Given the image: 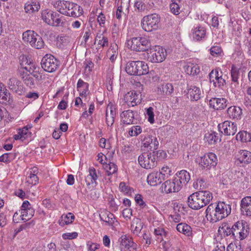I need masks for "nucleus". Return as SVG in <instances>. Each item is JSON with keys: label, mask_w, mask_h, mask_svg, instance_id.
I'll use <instances>...</instances> for the list:
<instances>
[{"label": "nucleus", "mask_w": 251, "mask_h": 251, "mask_svg": "<svg viewBox=\"0 0 251 251\" xmlns=\"http://www.w3.org/2000/svg\"><path fill=\"white\" fill-rule=\"evenodd\" d=\"M230 212L231 206L220 201L217 204L211 203L208 205L205 211V217L207 220L214 223L226 217Z\"/></svg>", "instance_id": "nucleus-1"}, {"label": "nucleus", "mask_w": 251, "mask_h": 251, "mask_svg": "<svg viewBox=\"0 0 251 251\" xmlns=\"http://www.w3.org/2000/svg\"><path fill=\"white\" fill-rule=\"evenodd\" d=\"M53 6L60 13L69 17H78L83 13L79 5L69 1L57 0L54 2Z\"/></svg>", "instance_id": "nucleus-2"}, {"label": "nucleus", "mask_w": 251, "mask_h": 251, "mask_svg": "<svg viewBox=\"0 0 251 251\" xmlns=\"http://www.w3.org/2000/svg\"><path fill=\"white\" fill-rule=\"evenodd\" d=\"M213 198L212 194L208 191H201L190 195L187 200L189 207L198 210L209 203Z\"/></svg>", "instance_id": "nucleus-3"}, {"label": "nucleus", "mask_w": 251, "mask_h": 251, "mask_svg": "<svg viewBox=\"0 0 251 251\" xmlns=\"http://www.w3.org/2000/svg\"><path fill=\"white\" fill-rule=\"evenodd\" d=\"M42 19L47 24L53 26H64L66 24V20L64 16L48 9L42 11Z\"/></svg>", "instance_id": "nucleus-4"}, {"label": "nucleus", "mask_w": 251, "mask_h": 251, "mask_svg": "<svg viewBox=\"0 0 251 251\" xmlns=\"http://www.w3.org/2000/svg\"><path fill=\"white\" fill-rule=\"evenodd\" d=\"M125 70L129 75H142L149 73L147 64L140 61L128 62Z\"/></svg>", "instance_id": "nucleus-5"}, {"label": "nucleus", "mask_w": 251, "mask_h": 251, "mask_svg": "<svg viewBox=\"0 0 251 251\" xmlns=\"http://www.w3.org/2000/svg\"><path fill=\"white\" fill-rule=\"evenodd\" d=\"M127 46L132 50L136 51H148L151 48V42L145 37H133L128 40Z\"/></svg>", "instance_id": "nucleus-6"}, {"label": "nucleus", "mask_w": 251, "mask_h": 251, "mask_svg": "<svg viewBox=\"0 0 251 251\" xmlns=\"http://www.w3.org/2000/svg\"><path fill=\"white\" fill-rule=\"evenodd\" d=\"M160 20V17L155 13L143 17L141 25L146 31L150 32L158 28Z\"/></svg>", "instance_id": "nucleus-7"}, {"label": "nucleus", "mask_w": 251, "mask_h": 251, "mask_svg": "<svg viewBox=\"0 0 251 251\" xmlns=\"http://www.w3.org/2000/svg\"><path fill=\"white\" fill-rule=\"evenodd\" d=\"M155 152H143L138 157L140 165L146 169H153L156 166V154Z\"/></svg>", "instance_id": "nucleus-8"}, {"label": "nucleus", "mask_w": 251, "mask_h": 251, "mask_svg": "<svg viewBox=\"0 0 251 251\" xmlns=\"http://www.w3.org/2000/svg\"><path fill=\"white\" fill-rule=\"evenodd\" d=\"M149 52H147L148 60L152 63L162 62L167 55L166 50L162 47L155 46L150 48Z\"/></svg>", "instance_id": "nucleus-9"}, {"label": "nucleus", "mask_w": 251, "mask_h": 251, "mask_svg": "<svg viewBox=\"0 0 251 251\" xmlns=\"http://www.w3.org/2000/svg\"><path fill=\"white\" fill-rule=\"evenodd\" d=\"M41 64L44 71L53 73L58 68L59 62L52 55L47 54L42 58Z\"/></svg>", "instance_id": "nucleus-10"}, {"label": "nucleus", "mask_w": 251, "mask_h": 251, "mask_svg": "<svg viewBox=\"0 0 251 251\" xmlns=\"http://www.w3.org/2000/svg\"><path fill=\"white\" fill-rule=\"evenodd\" d=\"M232 236L236 239L242 240L245 239L249 234V228L245 224L239 221L233 226Z\"/></svg>", "instance_id": "nucleus-11"}, {"label": "nucleus", "mask_w": 251, "mask_h": 251, "mask_svg": "<svg viewBox=\"0 0 251 251\" xmlns=\"http://www.w3.org/2000/svg\"><path fill=\"white\" fill-rule=\"evenodd\" d=\"M217 161L216 154L212 152H209L201 157L200 165L202 169L209 170L211 167L216 166Z\"/></svg>", "instance_id": "nucleus-12"}, {"label": "nucleus", "mask_w": 251, "mask_h": 251, "mask_svg": "<svg viewBox=\"0 0 251 251\" xmlns=\"http://www.w3.org/2000/svg\"><path fill=\"white\" fill-rule=\"evenodd\" d=\"M218 128L222 133L227 136L233 135L237 132V125L228 121L219 124Z\"/></svg>", "instance_id": "nucleus-13"}, {"label": "nucleus", "mask_w": 251, "mask_h": 251, "mask_svg": "<svg viewBox=\"0 0 251 251\" xmlns=\"http://www.w3.org/2000/svg\"><path fill=\"white\" fill-rule=\"evenodd\" d=\"M140 93L135 91L127 92L124 97L125 102L129 106H134L140 103L141 100Z\"/></svg>", "instance_id": "nucleus-14"}, {"label": "nucleus", "mask_w": 251, "mask_h": 251, "mask_svg": "<svg viewBox=\"0 0 251 251\" xmlns=\"http://www.w3.org/2000/svg\"><path fill=\"white\" fill-rule=\"evenodd\" d=\"M21 65L23 68L25 69L32 76L35 77L36 80L39 81L43 79L42 75L38 71L36 70L37 68L31 62L28 63L27 60L23 61Z\"/></svg>", "instance_id": "nucleus-15"}, {"label": "nucleus", "mask_w": 251, "mask_h": 251, "mask_svg": "<svg viewBox=\"0 0 251 251\" xmlns=\"http://www.w3.org/2000/svg\"><path fill=\"white\" fill-rule=\"evenodd\" d=\"M180 189V187L175 179L173 180H168L161 186L162 191L166 193L178 192Z\"/></svg>", "instance_id": "nucleus-16"}, {"label": "nucleus", "mask_w": 251, "mask_h": 251, "mask_svg": "<svg viewBox=\"0 0 251 251\" xmlns=\"http://www.w3.org/2000/svg\"><path fill=\"white\" fill-rule=\"evenodd\" d=\"M142 144L144 148H149L151 151L157 150L159 145L157 138L150 135L144 138Z\"/></svg>", "instance_id": "nucleus-17"}, {"label": "nucleus", "mask_w": 251, "mask_h": 251, "mask_svg": "<svg viewBox=\"0 0 251 251\" xmlns=\"http://www.w3.org/2000/svg\"><path fill=\"white\" fill-rule=\"evenodd\" d=\"M164 180V174L162 173L152 172L147 177L148 183L153 186L160 184Z\"/></svg>", "instance_id": "nucleus-18"}, {"label": "nucleus", "mask_w": 251, "mask_h": 251, "mask_svg": "<svg viewBox=\"0 0 251 251\" xmlns=\"http://www.w3.org/2000/svg\"><path fill=\"white\" fill-rule=\"evenodd\" d=\"M8 86L9 89L19 95H21L23 92V87L20 80L16 78H11L8 80Z\"/></svg>", "instance_id": "nucleus-19"}, {"label": "nucleus", "mask_w": 251, "mask_h": 251, "mask_svg": "<svg viewBox=\"0 0 251 251\" xmlns=\"http://www.w3.org/2000/svg\"><path fill=\"white\" fill-rule=\"evenodd\" d=\"M226 102L225 98H213L209 100V106L215 110H221L226 107Z\"/></svg>", "instance_id": "nucleus-20"}, {"label": "nucleus", "mask_w": 251, "mask_h": 251, "mask_svg": "<svg viewBox=\"0 0 251 251\" xmlns=\"http://www.w3.org/2000/svg\"><path fill=\"white\" fill-rule=\"evenodd\" d=\"M188 95L191 100L197 101L202 97L203 92L198 87L191 86L188 89Z\"/></svg>", "instance_id": "nucleus-21"}, {"label": "nucleus", "mask_w": 251, "mask_h": 251, "mask_svg": "<svg viewBox=\"0 0 251 251\" xmlns=\"http://www.w3.org/2000/svg\"><path fill=\"white\" fill-rule=\"evenodd\" d=\"M175 179L181 188L183 185H185L188 183L190 180V175L186 170H181L177 174V177Z\"/></svg>", "instance_id": "nucleus-22"}, {"label": "nucleus", "mask_w": 251, "mask_h": 251, "mask_svg": "<svg viewBox=\"0 0 251 251\" xmlns=\"http://www.w3.org/2000/svg\"><path fill=\"white\" fill-rule=\"evenodd\" d=\"M120 245L126 249L136 248V244L134 243L132 238L128 235H123L119 239Z\"/></svg>", "instance_id": "nucleus-23"}, {"label": "nucleus", "mask_w": 251, "mask_h": 251, "mask_svg": "<svg viewBox=\"0 0 251 251\" xmlns=\"http://www.w3.org/2000/svg\"><path fill=\"white\" fill-rule=\"evenodd\" d=\"M241 210L243 215L251 216V197H246L242 200Z\"/></svg>", "instance_id": "nucleus-24"}, {"label": "nucleus", "mask_w": 251, "mask_h": 251, "mask_svg": "<svg viewBox=\"0 0 251 251\" xmlns=\"http://www.w3.org/2000/svg\"><path fill=\"white\" fill-rule=\"evenodd\" d=\"M242 110L240 107L232 106L227 110V114L229 118L233 120H239L241 117Z\"/></svg>", "instance_id": "nucleus-25"}, {"label": "nucleus", "mask_w": 251, "mask_h": 251, "mask_svg": "<svg viewBox=\"0 0 251 251\" xmlns=\"http://www.w3.org/2000/svg\"><path fill=\"white\" fill-rule=\"evenodd\" d=\"M121 117L124 124L129 125L134 124V116L133 111L132 110L124 111L121 114Z\"/></svg>", "instance_id": "nucleus-26"}, {"label": "nucleus", "mask_w": 251, "mask_h": 251, "mask_svg": "<svg viewBox=\"0 0 251 251\" xmlns=\"http://www.w3.org/2000/svg\"><path fill=\"white\" fill-rule=\"evenodd\" d=\"M89 174L86 177L85 181L88 186L91 184H95V186L97 185L96 180L98 176L96 174V169L94 167H90L89 169Z\"/></svg>", "instance_id": "nucleus-27"}, {"label": "nucleus", "mask_w": 251, "mask_h": 251, "mask_svg": "<svg viewBox=\"0 0 251 251\" xmlns=\"http://www.w3.org/2000/svg\"><path fill=\"white\" fill-rule=\"evenodd\" d=\"M10 94L4 85L0 83V103H6L10 100Z\"/></svg>", "instance_id": "nucleus-28"}, {"label": "nucleus", "mask_w": 251, "mask_h": 251, "mask_svg": "<svg viewBox=\"0 0 251 251\" xmlns=\"http://www.w3.org/2000/svg\"><path fill=\"white\" fill-rule=\"evenodd\" d=\"M143 223L141 220L137 218H134L131 222V229L134 234L138 235L142 230Z\"/></svg>", "instance_id": "nucleus-29"}, {"label": "nucleus", "mask_w": 251, "mask_h": 251, "mask_svg": "<svg viewBox=\"0 0 251 251\" xmlns=\"http://www.w3.org/2000/svg\"><path fill=\"white\" fill-rule=\"evenodd\" d=\"M38 169L36 167L32 168L30 172L27 174V182L32 185H36L38 182L39 180L38 177L36 175Z\"/></svg>", "instance_id": "nucleus-30"}, {"label": "nucleus", "mask_w": 251, "mask_h": 251, "mask_svg": "<svg viewBox=\"0 0 251 251\" xmlns=\"http://www.w3.org/2000/svg\"><path fill=\"white\" fill-rule=\"evenodd\" d=\"M177 230L187 236H190L192 235V230L191 227L188 225L181 223L176 226Z\"/></svg>", "instance_id": "nucleus-31"}, {"label": "nucleus", "mask_w": 251, "mask_h": 251, "mask_svg": "<svg viewBox=\"0 0 251 251\" xmlns=\"http://www.w3.org/2000/svg\"><path fill=\"white\" fill-rule=\"evenodd\" d=\"M174 91V87L171 83L162 84L157 87V92L160 94L170 95Z\"/></svg>", "instance_id": "nucleus-32"}, {"label": "nucleus", "mask_w": 251, "mask_h": 251, "mask_svg": "<svg viewBox=\"0 0 251 251\" xmlns=\"http://www.w3.org/2000/svg\"><path fill=\"white\" fill-rule=\"evenodd\" d=\"M30 45L35 49H41L44 47L45 43L42 37L36 33L30 43Z\"/></svg>", "instance_id": "nucleus-33"}, {"label": "nucleus", "mask_w": 251, "mask_h": 251, "mask_svg": "<svg viewBox=\"0 0 251 251\" xmlns=\"http://www.w3.org/2000/svg\"><path fill=\"white\" fill-rule=\"evenodd\" d=\"M100 217L101 221L107 223L108 225H112L114 223V215L107 211H103L100 214Z\"/></svg>", "instance_id": "nucleus-34"}, {"label": "nucleus", "mask_w": 251, "mask_h": 251, "mask_svg": "<svg viewBox=\"0 0 251 251\" xmlns=\"http://www.w3.org/2000/svg\"><path fill=\"white\" fill-rule=\"evenodd\" d=\"M75 219V216L72 213H68L66 215L61 216L59 220V224L61 226H64L66 225L71 224Z\"/></svg>", "instance_id": "nucleus-35"}, {"label": "nucleus", "mask_w": 251, "mask_h": 251, "mask_svg": "<svg viewBox=\"0 0 251 251\" xmlns=\"http://www.w3.org/2000/svg\"><path fill=\"white\" fill-rule=\"evenodd\" d=\"M205 32V30L203 27L197 26L193 29V37L194 39L199 41L204 37Z\"/></svg>", "instance_id": "nucleus-36"}, {"label": "nucleus", "mask_w": 251, "mask_h": 251, "mask_svg": "<svg viewBox=\"0 0 251 251\" xmlns=\"http://www.w3.org/2000/svg\"><path fill=\"white\" fill-rule=\"evenodd\" d=\"M237 159L240 163H249L251 162V152L246 150L241 151Z\"/></svg>", "instance_id": "nucleus-37"}, {"label": "nucleus", "mask_w": 251, "mask_h": 251, "mask_svg": "<svg viewBox=\"0 0 251 251\" xmlns=\"http://www.w3.org/2000/svg\"><path fill=\"white\" fill-rule=\"evenodd\" d=\"M220 136L221 135L219 134L212 131L211 133H207L205 138L209 144L212 145L221 140Z\"/></svg>", "instance_id": "nucleus-38"}, {"label": "nucleus", "mask_w": 251, "mask_h": 251, "mask_svg": "<svg viewBox=\"0 0 251 251\" xmlns=\"http://www.w3.org/2000/svg\"><path fill=\"white\" fill-rule=\"evenodd\" d=\"M239 74V71L238 69L232 66L231 70V76L232 81L231 87L232 89L236 88L237 85H238Z\"/></svg>", "instance_id": "nucleus-39"}, {"label": "nucleus", "mask_w": 251, "mask_h": 251, "mask_svg": "<svg viewBox=\"0 0 251 251\" xmlns=\"http://www.w3.org/2000/svg\"><path fill=\"white\" fill-rule=\"evenodd\" d=\"M172 3L170 5L171 11L174 15H177L180 12V0H171Z\"/></svg>", "instance_id": "nucleus-40"}, {"label": "nucleus", "mask_w": 251, "mask_h": 251, "mask_svg": "<svg viewBox=\"0 0 251 251\" xmlns=\"http://www.w3.org/2000/svg\"><path fill=\"white\" fill-rule=\"evenodd\" d=\"M222 75V71H219L217 69L212 70L209 74V80L210 82H213L215 87H217L215 82L218 81Z\"/></svg>", "instance_id": "nucleus-41"}, {"label": "nucleus", "mask_w": 251, "mask_h": 251, "mask_svg": "<svg viewBox=\"0 0 251 251\" xmlns=\"http://www.w3.org/2000/svg\"><path fill=\"white\" fill-rule=\"evenodd\" d=\"M103 168L106 171L107 176H110L116 173L118 170L117 166L114 163L110 162L108 164L105 163L104 164Z\"/></svg>", "instance_id": "nucleus-42"}, {"label": "nucleus", "mask_w": 251, "mask_h": 251, "mask_svg": "<svg viewBox=\"0 0 251 251\" xmlns=\"http://www.w3.org/2000/svg\"><path fill=\"white\" fill-rule=\"evenodd\" d=\"M236 139L240 140L242 142H247L251 141V136L250 133L247 131H240L236 135Z\"/></svg>", "instance_id": "nucleus-43"}, {"label": "nucleus", "mask_w": 251, "mask_h": 251, "mask_svg": "<svg viewBox=\"0 0 251 251\" xmlns=\"http://www.w3.org/2000/svg\"><path fill=\"white\" fill-rule=\"evenodd\" d=\"M34 210L33 208L28 209H21V215L22 220L27 221L30 219L34 215Z\"/></svg>", "instance_id": "nucleus-44"}, {"label": "nucleus", "mask_w": 251, "mask_h": 251, "mask_svg": "<svg viewBox=\"0 0 251 251\" xmlns=\"http://www.w3.org/2000/svg\"><path fill=\"white\" fill-rule=\"evenodd\" d=\"M184 70L185 72L189 75H195L198 74L200 70L199 68L197 65H193V64H189L184 66Z\"/></svg>", "instance_id": "nucleus-45"}, {"label": "nucleus", "mask_w": 251, "mask_h": 251, "mask_svg": "<svg viewBox=\"0 0 251 251\" xmlns=\"http://www.w3.org/2000/svg\"><path fill=\"white\" fill-rule=\"evenodd\" d=\"M36 33L33 30H28L23 33V39L25 42H29L30 44Z\"/></svg>", "instance_id": "nucleus-46"}, {"label": "nucleus", "mask_w": 251, "mask_h": 251, "mask_svg": "<svg viewBox=\"0 0 251 251\" xmlns=\"http://www.w3.org/2000/svg\"><path fill=\"white\" fill-rule=\"evenodd\" d=\"M142 131L141 126H134L129 129L128 134L130 136H137L142 132Z\"/></svg>", "instance_id": "nucleus-47"}, {"label": "nucleus", "mask_w": 251, "mask_h": 251, "mask_svg": "<svg viewBox=\"0 0 251 251\" xmlns=\"http://www.w3.org/2000/svg\"><path fill=\"white\" fill-rule=\"evenodd\" d=\"M25 83L28 87L33 88L34 86V82L33 77L29 75H25L23 77Z\"/></svg>", "instance_id": "nucleus-48"}, {"label": "nucleus", "mask_w": 251, "mask_h": 251, "mask_svg": "<svg viewBox=\"0 0 251 251\" xmlns=\"http://www.w3.org/2000/svg\"><path fill=\"white\" fill-rule=\"evenodd\" d=\"M96 40H98V44L101 47H107L108 46V41L107 37L102 36L101 35H97Z\"/></svg>", "instance_id": "nucleus-49"}, {"label": "nucleus", "mask_w": 251, "mask_h": 251, "mask_svg": "<svg viewBox=\"0 0 251 251\" xmlns=\"http://www.w3.org/2000/svg\"><path fill=\"white\" fill-rule=\"evenodd\" d=\"M221 229L225 236H232L233 226L230 227L228 225L225 224L222 227H221Z\"/></svg>", "instance_id": "nucleus-50"}, {"label": "nucleus", "mask_w": 251, "mask_h": 251, "mask_svg": "<svg viewBox=\"0 0 251 251\" xmlns=\"http://www.w3.org/2000/svg\"><path fill=\"white\" fill-rule=\"evenodd\" d=\"M210 52L212 56L216 57L221 55L222 52V49L218 46H215L211 48Z\"/></svg>", "instance_id": "nucleus-51"}, {"label": "nucleus", "mask_w": 251, "mask_h": 251, "mask_svg": "<svg viewBox=\"0 0 251 251\" xmlns=\"http://www.w3.org/2000/svg\"><path fill=\"white\" fill-rule=\"evenodd\" d=\"M40 5L39 4H25V11L26 12L37 11L39 9Z\"/></svg>", "instance_id": "nucleus-52"}, {"label": "nucleus", "mask_w": 251, "mask_h": 251, "mask_svg": "<svg viewBox=\"0 0 251 251\" xmlns=\"http://www.w3.org/2000/svg\"><path fill=\"white\" fill-rule=\"evenodd\" d=\"M146 114L148 116V121L150 123L153 124L154 122L153 108L152 107H149L146 110Z\"/></svg>", "instance_id": "nucleus-53"}, {"label": "nucleus", "mask_w": 251, "mask_h": 251, "mask_svg": "<svg viewBox=\"0 0 251 251\" xmlns=\"http://www.w3.org/2000/svg\"><path fill=\"white\" fill-rule=\"evenodd\" d=\"M115 116L110 115L107 111H106L105 114V121L106 123L108 126H111L114 122V119Z\"/></svg>", "instance_id": "nucleus-54"}, {"label": "nucleus", "mask_w": 251, "mask_h": 251, "mask_svg": "<svg viewBox=\"0 0 251 251\" xmlns=\"http://www.w3.org/2000/svg\"><path fill=\"white\" fill-rule=\"evenodd\" d=\"M152 152H155L157 153L156 155V161H158V160L165 159L167 157V154L166 152L162 150H153Z\"/></svg>", "instance_id": "nucleus-55"}, {"label": "nucleus", "mask_w": 251, "mask_h": 251, "mask_svg": "<svg viewBox=\"0 0 251 251\" xmlns=\"http://www.w3.org/2000/svg\"><path fill=\"white\" fill-rule=\"evenodd\" d=\"M226 251H243L240 245L231 243L227 247Z\"/></svg>", "instance_id": "nucleus-56"}, {"label": "nucleus", "mask_w": 251, "mask_h": 251, "mask_svg": "<svg viewBox=\"0 0 251 251\" xmlns=\"http://www.w3.org/2000/svg\"><path fill=\"white\" fill-rule=\"evenodd\" d=\"M19 132L25 140L28 137L30 136L31 134V133L28 131L27 126H25L22 129H19Z\"/></svg>", "instance_id": "nucleus-57"}, {"label": "nucleus", "mask_w": 251, "mask_h": 251, "mask_svg": "<svg viewBox=\"0 0 251 251\" xmlns=\"http://www.w3.org/2000/svg\"><path fill=\"white\" fill-rule=\"evenodd\" d=\"M106 111H107L110 115L116 116V108L115 106L111 103H109L106 108Z\"/></svg>", "instance_id": "nucleus-58"}, {"label": "nucleus", "mask_w": 251, "mask_h": 251, "mask_svg": "<svg viewBox=\"0 0 251 251\" xmlns=\"http://www.w3.org/2000/svg\"><path fill=\"white\" fill-rule=\"evenodd\" d=\"M78 235V234L76 232L72 233H65L62 234V238L65 239L72 240L76 238Z\"/></svg>", "instance_id": "nucleus-59"}, {"label": "nucleus", "mask_w": 251, "mask_h": 251, "mask_svg": "<svg viewBox=\"0 0 251 251\" xmlns=\"http://www.w3.org/2000/svg\"><path fill=\"white\" fill-rule=\"evenodd\" d=\"M134 7L137 8L139 11H143L145 9L146 5L142 0H140L135 2Z\"/></svg>", "instance_id": "nucleus-60"}, {"label": "nucleus", "mask_w": 251, "mask_h": 251, "mask_svg": "<svg viewBox=\"0 0 251 251\" xmlns=\"http://www.w3.org/2000/svg\"><path fill=\"white\" fill-rule=\"evenodd\" d=\"M87 246L89 251H95L96 250L99 249L100 247L99 244L92 243L91 241H88L87 243Z\"/></svg>", "instance_id": "nucleus-61"}, {"label": "nucleus", "mask_w": 251, "mask_h": 251, "mask_svg": "<svg viewBox=\"0 0 251 251\" xmlns=\"http://www.w3.org/2000/svg\"><path fill=\"white\" fill-rule=\"evenodd\" d=\"M205 184V181L203 178H199L197 180V181L194 183V186L198 189L199 186H200V189H201V187H204Z\"/></svg>", "instance_id": "nucleus-62"}, {"label": "nucleus", "mask_w": 251, "mask_h": 251, "mask_svg": "<svg viewBox=\"0 0 251 251\" xmlns=\"http://www.w3.org/2000/svg\"><path fill=\"white\" fill-rule=\"evenodd\" d=\"M89 87V84L87 82H85L83 80L81 79H79L78 80L77 83V89L78 90H79V89L84 88L85 89H87V87Z\"/></svg>", "instance_id": "nucleus-63"}, {"label": "nucleus", "mask_w": 251, "mask_h": 251, "mask_svg": "<svg viewBox=\"0 0 251 251\" xmlns=\"http://www.w3.org/2000/svg\"><path fill=\"white\" fill-rule=\"evenodd\" d=\"M135 201L136 202L142 207H144L146 205L145 202L142 199V197L141 195H137L135 197Z\"/></svg>", "instance_id": "nucleus-64"}]
</instances>
